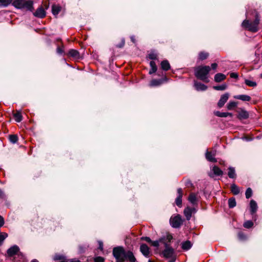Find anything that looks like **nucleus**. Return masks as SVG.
<instances>
[{
	"label": "nucleus",
	"instance_id": "obj_25",
	"mask_svg": "<svg viewBox=\"0 0 262 262\" xmlns=\"http://www.w3.org/2000/svg\"><path fill=\"white\" fill-rule=\"evenodd\" d=\"M214 114L219 117H227L228 116L232 117L233 116L232 114L231 113L220 112L219 111L215 112Z\"/></svg>",
	"mask_w": 262,
	"mask_h": 262
},
{
	"label": "nucleus",
	"instance_id": "obj_42",
	"mask_svg": "<svg viewBox=\"0 0 262 262\" xmlns=\"http://www.w3.org/2000/svg\"><path fill=\"white\" fill-rule=\"evenodd\" d=\"M149 58L152 60L157 59V54L155 52H151L148 55Z\"/></svg>",
	"mask_w": 262,
	"mask_h": 262
},
{
	"label": "nucleus",
	"instance_id": "obj_18",
	"mask_svg": "<svg viewBox=\"0 0 262 262\" xmlns=\"http://www.w3.org/2000/svg\"><path fill=\"white\" fill-rule=\"evenodd\" d=\"M234 98L236 99L241 100L243 101H249L251 100V97L247 95H239L234 96Z\"/></svg>",
	"mask_w": 262,
	"mask_h": 262
},
{
	"label": "nucleus",
	"instance_id": "obj_56",
	"mask_svg": "<svg viewBox=\"0 0 262 262\" xmlns=\"http://www.w3.org/2000/svg\"><path fill=\"white\" fill-rule=\"evenodd\" d=\"M70 262H80L79 260L76 259H71Z\"/></svg>",
	"mask_w": 262,
	"mask_h": 262
},
{
	"label": "nucleus",
	"instance_id": "obj_40",
	"mask_svg": "<svg viewBox=\"0 0 262 262\" xmlns=\"http://www.w3.org/2000/svg\"><path fill=\"white\" fill-rule=\"evenodd\" d=\"M253 223L251 221H247L243 224L244 227L248 229L251 228L253 226Z\"/></svg>",
	"mask_w": 262,
	"mask_h": 262
},
{
	"label": "nucleus",
	"instance_id": "obj_24",
	"mask_svg": "<svg viewBox=\"0 0 262 262\" xmlns=\"http://www.w3.org/2000/svg\"><path fill=\"white\" fill-rule=\"evenodd\" d=\"M226 78V76L222 73H217L214 76V81L216 82H220Z\"/></svg>",
	"mask_w": 262,
	"mask_h": 262
},
{
	"label": "nucleus",
	"instance_id": "obj_32",
	"mask_svg": "<svg viewBox=\"0 0 262 262\" xmlns=\"http://www.w3.org/2000/svg\"><path fill=\"white\" fill-rule=\"evenodd\" d=\"M13 2V0H0V6L7 7Z\"/></svg>",
	"mask_w": 262,
	"mask_h": 262
},
{
	"label": "nucleus",
	"instance_id": "obj_61",
	"mask_svg": "<svg viewBox=\"0 0 262 262\" xmlns=\"http://www.w3.org/2000/svg\"><path fill=\"white\" fill-rule=\"evenodd\" d=\"M49 7V6H47L46 9H48Z\"/></svg>",
	"mask_w": 262,
	"mask_h": 262
},
{
	"label": "nucleus",
	"instance_id": "obj_51",
	"mask_svg": "<svg viewBox=\"0 0 262 262\" xmlns=\"http://www.w3.org/2000/svg\"><path fill=\"white\" fill-rule=\"evenodd\" d=\"M62 258V256L61 255H55L54 257V260H60Z\"/></svg>",
	"mask_w": 262,
	"mask_h": 262
},
{
	"label": "nucleus",
	"instance_id": "obj_52",
	"mask_svg": "<svg viewBox=\"0 0 262 262\" xmlns=\"http://www.w3.org/2000/svg\"><path fill=\"white\" fill-rule=\"evenodd\" d=\"M217 67V64L216 63H213L211 64V68L213 70H215Z\"/></svg>",
	"mask_w": 262,
	"mask_h": 262
},
{
	"label": "nucleus",
	"instance_id": "obj_11",
	"mask_svg": "<svg viewBox=\"0 0 262 262\" xmlns=\"http://www.w3.org/2000/svg\"><path fill=\"white\" fill-rule=\"evenodd\" d=\"M196 212L195 208H191L189 207H186L184 210V214L187 220H189L191 217L192 213Z\"/></svg>",
	"mask_w": 262,
	"mask_h": 262
},
{
	"label": "nucleus",
	"instance_id": "obj_3",
	"mask_svg": "<svg viewBox=\"0 0 262 262\" xmlns=\"http://www.w3.org/2000/svg\"><path fill=\"white\" fill-rule=\"evenodd\" d=\"M113 253L117 262H124L126 252L122 247L114 248Z\"/></svg>",
	"mask_w": 262,
	"mask_h": 262
},
{
	"label": "nucleus",
	"instance_id": "obj_55",
	"mask_svg": "<svg viewBox=\"0 0 262 262\" xmlns=\"http://www.w3.org/2000/svg\"><path fill=\"white\" fill-rule=\"evenodd\" d=\"M167 239L170 242L172 239V236L171 235H168L167 236Z\"/></svg>",
	"mask_w": 262,
	"mask_h": 262
},
{
	"label": "nucleus",
	"instance_id": "obj_48",
	"mask_svg": "<svg viewBox=\"0 0 262 262\" xmlns=\"http://www.w3.org/2000/svg\"><path fill=\"white\" fill-rule=\"evenodd\" d=\"M141 240H143V241H145L148 243H151V240L150 239V238L149 237H147V236H143L141 238Z\"/></svg>",
	"mask_w": 262,
	"mask_h": 262
},
{
	"label": "nucleus",
	"instance_id": "obj_34",
	"mask_svg": "<svg viewBox=\"0 0 262 262\" xmlns=\"http://www.w3.org/2000/svg\"><path fill=\"white\" fill-rule=\"evenodd\" d=\"M8 237V234L0 232V246L3 244L4 240Z\"/></svg>",
	"mask_w": 262,
	"mask_h": 262
},
{
	"label": "nucleus",
	"instance_id": "obj_20",
	"mask_svg": "<svg viewBox=\"0 0 262 262\" xmlns=\"http://www.w3.org/2000/svg\"><path fill=\"white\" fill-rule=\"evenodd\" d=\"M69 55L76 59H79L80 58L79 52L76 50H70L69 51Z\"/></svg>",
	"mask_w": 262,
	"mask_h": 262
},
{
	"label": "nucleus",
	"instance_id": "obj_50",
	"mask_svg": "<svg viewBox=\"0 0 262 262\" xmlns=\"http://www.w3.org/2000/svg\"><path fill=\"white\" fill-rule=\"evenodd\" d=\"M4 224V220L3 217L0 215V227H2Z\"/></svg>",
	"mask_w": 262,
	"mask_h": 262
},
{
	"label": "nucleus",
	"instance_id": "obj_5",
	"mask_svg": "<svg viewBox=\"0 0 262 262\" xmlns=\"http://www.w3.org/2000/svg\"><path fill=\"white\" fill-rule=\"evenodd\" d=\"M242 26L249 30L253 32H255L258 30L257 27H256L255 25H254L253 23H250L249 20H245L243 21Z\"/></svg>",
	"mask_w": 262,
	"mask_h": 262
},
{
	"label": "nucleus",
	"instance_id": "obj_64",
	"mask_svg": "<svg viewBox=\"0 0 262 262\" xmlns=\"http://www.w3.org/2000/svg\"><path fill=\"white\" fill-rule=\"evenodd\" d=\"M169 262H173V261H170Z\"/></svg>",
	"mask_w": 262,
	"mask_h": 262
},
{
	"label": "nucleus",
	"instance_id": "obj_62",
	"mask_svg": "<svg viewBox=\"0 0 262 262\" xmlns=\"http://www.w3.org/2000/svg\"><path fill=\"white\" fill-rule=\"evenodd\" d=\"M260 77L262 78V73L260 74Z\"/></svg>",
	"mask_w": 262,
	"mask_h": 262
},
{
	"label": "nucleus",
	"instance_id": "obj_44",
	"mask_svg": "<svg viewBox=\"0 0 262 262\" xmlns=\"http://www.w3.org/2000/svg\"><path fill=\"white\" fill-rule=\"evenodd\" d=\"M253 23H254V25H255L256 27H258V25L259 23V19L257 13L256 14L255 19Z\"/></svg>",
	"mask_w": 262,
	"mask_h": 262
},
{
	"label": "nucleus",
	"instance_id": "obj_2",
	"mask_svg": "<svg viewBox=\"0 0 262 262\" xmlns=\"http://www.w3.org/2000/svg\"><path fill=\"white\" fill-rule=\"evenodd\" d=\"M12 5L18 9H25L30 11L33 10V2L31 0H15L12 2Z\"/></svg>",
	"mask_w": 262,
	"mask_h": 262
},
{
	"label": "nucleus",
	"instance_id": "obj_31",
	"mask_svg": "<svg viewBox=\"0 0 262 262\" xmlns=\"http://www.w3.org/2000/svg\"><path fill=\"white\" fill-rule=\"evenodd\" d=\"M231 190L234 195H237L239 193V189L235 184H232L231 185Z\"/></svg>",
	"mask_w": 262,
	"mask_h": 262
},
{
	"label": "nucleus",
	"instance_id": "obj_37",
	"mask_svg": "<svg viewBox=\"0 0 262 262\" xmlns=\"http://www.w3.org/2000/svg\"><path fill=\"white\" fill-rule=\"evenodd\" d=\"M245 82L246 84V85H248L249 86H251V87H255L257 85L256 82L251 81V80H250L248 79H246L245 81Z\"/></svg>",
	"mask_w": 262,
	"mask_h": 262
},
{
	"label": "nucleus",
	"instance_id": "obj_23",
	"mask_svg": "<svg viewBox=\"0 0 262 262\" xmlns=\"http://www.w3.org/2000/svg\"><path fill=\"white\" fill-rule=\"evenodd\" d=\"M250 205L251 213V214H253L257 210V203L255 201L252 200L250 201Z\"/></svg>",
	"mask_w": 262,
	"mask_h": 262
},
{
	"label": "nucleus",
	"instance_id": "obj_4",
	"mask_svg": "<svg viewBox=\"0 0 262 262\" xmlns=\"http://www.w3.org/2000/svg\"><path fill=\"white\" fill-rule=\"evenodd\" d=\"M165 249L163 251V255L166 258H171L174 255V249L170 247L168 244L164 243Z\"/></svg>",
	"mask_w": 262,
	"mask_h": 262
},
{
	"label": "nucleus",
	"instance_id": "obj_54",
	"mask_svg": "<svg viewBox=\"0 0 262 262\" xmlns=\"http://www.w3.org/2000/svg\"><path fill=\"white\" fill-rule=\"evenodd\" d=\"M99 249L100 250H102V249H103V243H102V242H99Z\"/></svg>",
	"mask_w": 262,
	"mask_h": 262
},
{
	"label": "nucleus",
	"instance_id": "obj_12",
	"mask_svg": "<svg viewBox=\"0 0 262 262\" xmlns=\"http://www.w3.org/2000/svg\"><path fill=\"white\" fill-rule=\"evenodd\" d=\"M140 250L142 254L146 257H148L149 256V249L148 247L144 244L140 245Z\"/></svg>",
	"mask_w": 262,
	"mask_h": 262
},
{
	"label": "nucleus",
	"instance_id": "obj_47",
	"mask_svg": "<svg viewBox=\"0 0 262 262\" xmlns=\"http://www.w3.org/2000/svg\"><path fill=\"white\" fill-rule=\"evenodd\" d=\"M6 198V195L2 189H0V199L5 200Z\"/></svg>",
	"mask_w": 262,
	"mask_h": 262
},
{
	"label": "nucleus",
	"instance_id": "obj_9",
	"mask_svg": "<svg viewBox=\"0 0 262 262\" xmlns=\"http://www.w3.org/2000/svg\"><path fill=\"white\" fill-rule=\"evenodd\" d=\"M229 95L228 93H225L222 95L217 105L219 107H223L229 98Z\"/></svg>",
	"mask_w": 262,
	"mask_h": 262
},
{
	"label": "nucleus",
	"instance_id": "obj_46",
	"mask_svg": "<svg viewBox=\"0 0 262 262\" xmlns=\"http://www.w3.org/2000/svg\"><path fill=\"white\" fill-rule=\"evenodd\" d=\"M104 260V258L101 256L96 257L94 259L95 262H103Z\"/></svg>",
	"mask_w": 262,
	"mask_h": 262
},
{
	"label": "nucleus",
	"instance_id": "obj_63",
	"mask_svg": "<svg viewBox=\"0 0 262 262\" xmlns=\"http://www.w3.org/2000/svg\"><path fill=\"white\" fill-rule=\"evenodd\" d=\"M59 262H64L63 261H59Z\"/></svg>",
	"mask_w": 262,
	"mask_h": 262
},
{
	"label": "nucleus",
	"instance_id": "obj_8",
	"mask_svg": "<svg viewBox=\"0 0 262 262\" xmlns=\"http://www.w3.org/2000/svg\"><path fill=\"white\" fill-rule=\"evenodd\" d=\"M33 15L36 17L42 18L46 16V12L42 7H40L33 13Z\"/></svg>",
	"mask_w": 262,
	"mask_h": 262
},
{
	"label": "nucleus",
	"instance_id": "obj_60",
	"mask_svg": "<svg viewBox=\"0 0 262 262\" xmlns=\"http://www.w3.org/2000/svg\"><path fill=\"white\" fill-rule=\"evenodd\" d=\"M148 262H154V261H152L151 260H150V259H149V260H148Z\"/></svg>",
	"mask_w": 262,
	"mask_h": 262
},
{
	"label": "nucleus",
	"instance_id": "obj_33",
	"mask_svg": "<svg viewBox=\"0 0 262 262\" xmlns=\"http://www.w3.org/2000/svg\"><path fill=\"white\" fill-rule=\"evenodd\" d=\"M227 88V85L226 84L224 83L221 85L214 86L213 88L217 91H224L226 90Z\"/></svg>",
	"mask_w": 262,
	"mask_h": 262
},
{
	"label": "nucleus",
	"instance_id": "obj_26",
	"mask_svg": "<svg viewBox=\"0 0 262 262\" xmlns=\"http://www.w3.org/2000/svg\"><path fill=\"white\" fill-rule=\"evenodd\" d=\"M228 175L230 178L234 179L236 178V174L235 173V168L232 167H229L228 168Z\"/></svg>",
	"mask_w": 262,
	"mask_h": 262
},
{
	"label": "nucleus",
	"instance_id": "obj_13",
	"mask_svg": "<svg viewBox=\"0 0 262 262\" xmlns=\"http://www.w3.org/2000/svg\"><path fill=\"white\" fill-rule=\"evenodd\" d=\"M19 250V247L17 246L14 245L7 250V255L9 257L13 256L18 252Z\"/></svg>",
	"mask_w": 262,
	"mask_h": 262
},
{
	"label": "nucleus",
	"instance_id": "obj_16",
	"mask_svg": "<svg viewBox=\"0 0 262 262\" xmlns=\"http://www.w3.org/2000/svg\"><path fill=\"white\" fill-rule=\"evenodd\" d=\"M188 200L189 202L193 205L198 204V200L196 197V194L194 193H191L189 194Z\"/></svg>",
	"mask_w": 262,
	"mask_h": 262
},
{
	"label": "nucleus",
	"instance_id": "obj_59",
	"mask_svg": "<svg viewBox=\"0 0 262 262\" xmlns=\"http://www.w3.org/2000/svg\"><path fill=\"white\" fill-rule=\"evenodd\" d=\"M31 262H38V261L36 259H34V260H32Z\"/></svg>",
	"mask_w": 262,
	"mask_h": 262
},
{
	"label": "nucleus",
	"instance_id": "obj_57",
	"mask_svg": "<svg viewBox=\"0 0 262 262\" xmlns=\"http://www.w3.org/2000/svg\"><path fill=\"white\" fill-rule=\"evenodd\" d=\"M124 41H123V42L121 45H117V47L118 48H122L124 46Z\"/></svg>",
	"mask_w": 262,
	"mask_h": 262
},
{
	"label": "nucleus",
	"instance_id": "obj_22",
	"mask_svg": "<svg viewBox=\"0 0 262 262\" xmlns=\"http://www.w3.org/2000/svg\"><path fill=\"white\" fill-rule=\"evenodd\" d=\"M214 154H212L211 152L208 151L206 153V158L210 162H216L217 161L216 159L214 158Z\"/></svg>",
	"mask_w": 262,
	"mask_h": 262
},
{
	"label": "nucleus",
	"instance_id": "obj_1",
	"mask_svg": "<svg viewBox=\"0 0 262 262\" xmlns=\"http://www.w3.org/2000/svg\"><path fill=\"white\" fill-rule=\"evenodd\" d=\"M211 68L209 66H199L194 70V75L197 78L205 82H208L209 80L208 79V74Z\"/></svg>",
	"mask_w": 262,
	"mask_h": 262
},
{
	"label": "nucleus",
	"instance_id": "obj_45",
	"mask_svg": "<svg viewBox=\"0 0 262 262\" xmlns=\"http://www.w3.org/2000/svg\"><path fill=\"white\" fill-rule=\"evenodd\" d=\"M238 238L241 240H245L246 238V235L243 232H239L238 234Z\"/></svg>",
	"mask_w": 262,
	"mask_h": 262
},
{
	"label": "nucleus",
	"instance_id": "obj_29",
	"mask_svg": "<svg viewBox=\"0 0 262 262\" xmlns=\"http://www.w3.org/2000/svg\"><path fill=\"white\" fill-rule=\"evenodd\" d=\"M150 66L151 69L149 71V74H152L157 71V68L155 62L154 61H151L150 62Z\"/></svg>",
	"mask_w": 262,
	"mask_h": 262
},
{
	"label": "nucleus",
	"instance_id": "obj_14",
	"mask_svg": "<svg viewBox=\"0 0 262 262\" xmlns=\"http://www.w3.org/2000/svg\"><path fill=\"white\" fill-rule=\"evenodd\" d=\"M164 81H167L166 77L161 79H153L150 81L149 85L150 86H159L163 83Z\"/></svg>",
	"mask_w": 262,
	"mask_h": 262
},
{
	"label": "nucleus",
	"instance_id": "obj_53",
	"mask_svg": "<svg viewBox=\"0 0 262 262\" xmlns=\"http://www.w3.org/2000/svg\"><path fill=\"white\" fill-rule=\"evenodd\" d=\"M57 52L59 54H62L63 53V50L62 49L60 48H57Z\"/></svg>",
	"mask_w": 262,
	"mask_h": 262
},
{
	"label": "nucleus",
	"instance_id": "obj_28",
	"mask_svg": "<svg viewBox=\"0 0 262 262\" xmlns=\"http://www.w3.org/2000/svg\"><path fill=\"white\" fill-rule=\"evenodd\" d=\"M192 247V244L191 242L189 241H187L185 242H183L182 244V248L184 250H188L191 248Z\"/></svg>",
	"mask_w": 262,
	"mask_h": 262
},
{
	"label": "nucleus",
	"instance_id": "obj_36",
	"mask_svg": "<svg viewBox=\"0 0 262 262\" xmlns=\"http://www.w3.org/2000/svg\"><path fill=\"white\" fill-rule=\"evenodd\" d=\"M228 205L229 208H233L236 206V201L234 198H230L228 200Z\"/></svg>",
	"mask_w": 262,
	"mask_h": 262
},
{
	"label": "nucleus",
	"instance_id": "obj_19",
	"mask_svg": "<svg viewBox=\"0 0 262 262\" xmlns=\"http://www.w3.org/2000/svg\"><path fill=\"white\" fill-rule=\"evenodd\" d=\"M127 259L129 262H136V259L134 256L133 253L131 251H127L126 254L125 259Z\"/></svg>",
	"mask_w": 262,
	"mask_h": 262
},
{
	"label": "nucleus",
	"instance_id": "obj_41",
	"mask_svg": "<svg viewBox=\"0 0 262 262\" xmlns=\"http://www.w3.org/2000/svg\"><path fill=\"white\" fill-rule=\"evenodd\" d=\"M246 198L247 199H249L251 197L252 195V190L250 188H248L246 191L245 193Z\"/></svg>",
	"mask_w": 262,
	"mask_h": 262
},
{
	"label": "nucleus",
	"instance_id": "obj_6",
	"mask_svg": "<svg viewBox=\"0 0 262 262\" xmlns=\"http://www.w3.org/2000/svg\"><path fill=\"white\" fill-rule=\"evenodd\" d=\"M211 171L212 172L209 173V176L211 178H213L214 176H221L223 174V171L216 166L212 167Z\"/></svg>",
	"mask_w": 262,
	"mask_h": 262
},
{
	"label": "nucleus",
	"instance_id": "obj_21",
	"mask_svg": "<svg viewBox=\"0 0 262 262\" xmlns=\"http://www.w3.org/2000/svg\"><path fill=\"white\" fill-rule=\"evenodd\" d=\"M61 10V7L59 5H53L52 6V14L55 16H56L58 14Z\"/></svg>",
	"mask_w": 262,
	"mask_h": 262
},
{
	"label": "nucleus",
	"instance_id": "obj_17",
	"mask_svg": "<svg viewBox=\"0 0 262 262\" xmlns=\"http://www.w3.org/2000/svg\"><path fill=\"white\" fill-rule=\"evenodd\" d=\"M194 85L197 91H205L207 89L206 85L196 81L194 82Z\"/></svg>",
	"mask_w": 262,
	"mask_h": 262
},
{
	"label": "nucleus",
	"instance_id": "obj_35",
	"mask_svg": "<svg viewBox=\"0 0 262 262\" xmlns=\"http://www.w3.org/2000/svg\"><path fill=\"white\" fill-rule=\"evenodd\" d=\"M237 106V103L234 101H230L227 105V107L228 110H231L233 108Z\"/></svg>",
	"mask_w": 262,
	"mask_h": 262
},
{
	"label": "nucleus",
	"instance_id": "obj_58",
	"mask_svg": "<svg viewBox=\"0 0 262 262\" xmlns=\"http://www.w3.org/2000/svg\"><path fill=\"white\" fill-rule=\"evenodd\" d=\"M131 39H132L133 42H135V39H134V37H131Z\"/></svg>",
	"mask_w": 262,
	"mask_h": 262
},
{
	"label": "nucleus",
	"instance_id": "obj_10",
	"mask_svg": "<svg viewBox=\"0 0 262 262\" xmlns=\"http://www.w3.org/2000/svg\"><path fill=\"white\" fill-rule=\"evenodd\" d=\"M178 195L176 199V204L179 207H181L182 203L183 191L182 188H179L177 189Z\"/></svg>",
	"mask_w": 262,
	"mask_h": 262
},
{
	"label": "nucleus",
	"instance_id": "obj_43",
	"mask_svg": "<svg viewBox=\"0 0 262 262\" xmlns=\"http://www.w3.org/2000/svg\"><path fill=\"white\" fill-rule=\"evenodd\" d=\"M162 238H160L158 241H152L150 243L151 244V245L155 247H158L159 246V243L162 242Z\"/></svg>",
	"mask_w": 262,
	"mask_h": 262
},
{
	"label": "nucleus",
	"instance_id": "obj_49",
	"mask_svg": "<svg viewBox=\"0 0 262 262\" xmlns=\"http://www.w3.org/2000/svg\"><path fill=\"white\" fill-rule=\"evenodd\" d=\"M230 76L232 78H237L238 77V74L236 73H231Z\"/></svg>",
	"mask_w": 262,
	"mask_h": 262
},
{
	"label": "nucleus",
	"instance_id": "obj_27",
	"mask_svg": "<svg viewBox=\"0 0 262 262\" xmlns=\"http://www.w3.org/2000/svg\"><path fill=\"white\" fill-rule=\"evenodd\" d=\"M161 67L163 70L166 71H168L170 68L169 62L166 60H163L161 62Z\"/></svg>",
	"mask_w": 262,
	"mask_h": 262
},
{
	"label": "nucleus",
	"instance_id": "obj_30",
	"mask_svg": "<svg viewBox=\"0 0 262 262\" xmlns=\"http://www.w3.org/2000/svg\"><path fill=\"white\" fill-rule=\"evenodd\" d=\"M14 117L15 120L17 122H20L22 120V115L20 111H16V112L14 114Z\"/></svg>",
	"mask_w": 262,
	"mask_h": 262
},
{
	"label": "nucleus",
	"instance_id": "obj_38",
	"mask_svg": "<svg viewBox=\"0 0 262 262\" xmlns=\"http://www.w3.org/2000/svg\"><path fill=\"white\" fill-rule=\"evenodd\" d=\"M9 140L12 143H15L18 140V137L15 135H11L9 136Z\"/></svg>",
	"mask_w": 262,
	"mask_h": 262
},
{
	"label": "nucleus",
	"instance_id": "obj_7",
	"mask_svg": "<svg viewBox=\"0 0 262 262\" xmlns=\"http://www.w3.org/2000/svg\"><path fill=\"white\" fill-rule=\"evenodd\" d=\"M170 223L172 227L179 228L182 224V220L180 215H178L173 218H171Z\"/></svg>",
	"mask_w": 262,
	"mask_h": 262
},
{
	"label": "nucleus",
	"instance_id": "obj_15",
	"mask_svg": "<svg viewBox=\"0 0 262 262\" xmlns=\"http://www.w3.org/2000/svg\"><path fill=\"white\" fill-rule=\"evenodd\" d=\"M249 117V113L244 109H241L238 112V118L239 119H246Z\"/></svg>",
	"mask_w": 262,
	"mask_h": 262
},
{
	"label": "nucleus",
	"instance_id": "obj_39",
	"mask_svg": "<svg viewBox=\"0 0 262 262\" xmlns=\"http://www.w3.org/2000/svg\"><path fill=\"white\" fill-rule=\"evenodd\" d=\"M208 56V54L206 52H202L199 54V59L201 60H203L206 59Z\"/></svg>",
	"mask_w": 262,
	"mask_h": 262
}]
</instances>
